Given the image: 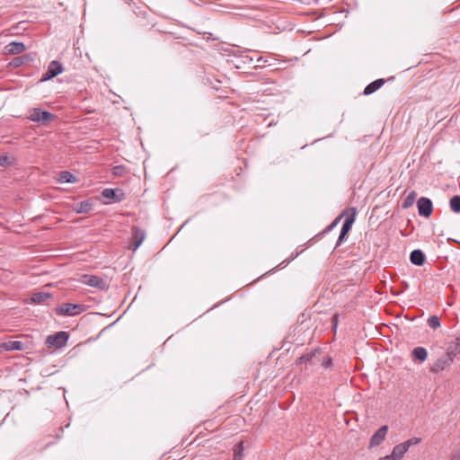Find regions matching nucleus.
I'll use <instances>...</instances> for the list:
<instances>
[{
  "mask_svg": "<svg viewBox=\"0 0 460 460\" xmlns=\"http://www.w3.org/2000/svg\"><path fill=\"white\" fill-rule=\"evenodd\" d=\"M28 119L33 122L47 125L56 119V115L49 111H42L40 108H32L29 111Z\"/></svg>",
  "mask_w": 460,
  "mask_h": 460,
  "instance_id": "nucleus-1",
  "label": "nucleus"
},
{
  "mask_svg": "<svg viewBox=\"0 0 460 460\" xmlns=\"http://www.w3.org/2000/svg\"><path fill=\"white\" fill-rule=\"evenodd\" d=\"M84 310V305L63 303L56 308V313L58 315L75 316L81 314Z\"/></svg>",
  "mask_w": 460,
  "mask_h": 460,
  "instance_id": "nucleus-2",
  "label": "nucleus"
},
{
  "mask_svg": "<svg viewBox=\"0 0 460 460\" xmlns=\"http://www.w3.org/2000/svg\"><path fill=\"white\" fill-rule=\"evenodd\" d=\"M69 335L66 332H58L55 334L49 335L46 339V345L49 348L56 347L61 348L66 345L68 341Z\"/></svg>",
  "mask_w": 460,
  "mask_h": 460,
  "instance_id": "nucleus-3",
  "label": "nucleus"
},
{
  "mask_svg": "<svg viewBox=\"0 0 460 460\" xmlns=\"http://www.w3.org/2000/svg\"><path fill=\"white\" fill-rule=\"evenodd\" d=\"M351 210H352V213L350 215H348L345 218V221L343 222L340 235H339L337 243H336V246H340L343 243L346 235L350 231L351 226L355 221L356 209L354 208H352Z\"/></svg>",
  "mask_w": 460,
  "mask_h": 460,
  "instance_id": "nucleus-4",
  "label": "nucleus"
},
{
  "mask_svg": "<svg viewBox=\"0 0 460 460\" xmlns=\"http://www.w3.org/2000/svg\"><path fill=\"white\" fill-rule=\"evenodd\" d=\"M453 362L454 360L445 353L433 363L429 367V371L433 374H438L450 367Z\"/></svg>",
  "mask_w": 460,
  "mask_h": 460,
  "instance_id": "nucleus-5",
  "label": "nucleus"
},
{
  "mask_svg": "<svg viewBox=\"0 0 460 460\" xmlns=\"http://www.w3.org/2000/svg\"><path fill=\"white\" fill-rule=\"evenodd\" d=\"M63 66L59 61L54 60L51 61L48 66L47 71L42 75L40 81H48L55 76L58 75L63 72Z\"/></svg>",
  "mask_w": 460,
  "mask_h": 460,
  "instance_id": "nucleus-6",
  "label": "nucleus"
},
{
  "mask_svg": "<svg viewBox=\"0 0 460 460\" xmlns=\"http://www.w3.org/2000/svg\"><path fill=\"white\" fill-rule=\"evenodd\" d=\"M418 213L420 217H429L432 214V201L426 197H421L417 201Z\"/></svg>",
  "mask_w": 460,
  "mask_h": 460,
  "instance_id": "nucleus-7",
  "label": "nucleus"
},
{
  "mask_svg": "<svg viewBox=\"0 0 460 460\" xmlns=\"http://www.w3.org/2000/svg\"><path fill=\"white\" fill-rule=\"evenodd\" d=\"M388 431V426L380 427L370 438L369 447H376L383 443Z\"/></svg>",
  "mask_w": 460,
  "mask_h": 460,
  "instance_id": "nucleus-8",
  "label": "nucleus"
},
{
  "mask_svg": "<svg viewBox=\"0 0 460 460\" xmlns=\"http://www.w3.org/2000/svg\"><path fill=\"white\" fill-rule=\"evenodd\" d=\"M82 281L84 284L93 288H98L100 289H104L106 288L104 280L95 275L85 274L83 276Z\"/></svg>",
  "mask_w": 460,
  "mask_h": 460,
  "instance_id": "nucleus-9",
  "label": "nucleus"
},
{
  "mask_svg": "<svg viewBox=\"0 0 460 460\" xmlns=\"http://www.w3.org/2000/svg\"><path fill=\"white\" fill-rule=\"evenodd\" d=\"M132 232V250L136 251L145 240L146 233L144 230L136 226L133 227Z\"/></svg>",
  "mask_w": 460,
  "mask_h": 460,
  "instance_id": "nucleus-10",
  "label": "nucleus"
},
{
  "mask_svg": "<svg viewBox=\"0 0 460 460\" xmlns=\"http://www.w3.org/2000/svg\"><path fill=\"white\" fill-rule=\"evenodd\" d=\"M26 49L25 45L20 41H12L4 47V52L8 55H17Z\"/></svg>",
  "mask_w": 460,
  "mask_h": 460,
  "instance_id": "nucleus-11",
  "label": "nucleus"
},
{
  "mask_svg": "<svg viewBox=\"0 0 460 460\" xmlns=\"http://www.w3.org/2000/svg\"><path fill=\"white\" fill-rule=\"evenodd\" d=\"M102 195L103 198L112 199L116 202L121 201L124 198V194L121 190L111 188L104 189Z\"/></svg>",
  "mask_w": 460,
  "mask_h": 460,
  "instance_id": "nucleus-12",
  "label": "nucleus"
},
{
  "mask_svg": "<svg viewBox=\"0 0 460 460\" xmlns=\"http://www.w3.org/2000/svg\"><path fill=\"white\" fill-rule=\"evenodd\" d=\"M57 181L59 183H75L78 179L69 171H62L58 174Z\"/></svg>",
  "mask_w": 460,
  "mask_h": 460,
  "instance_id": "nucleus-13",
  "label": "nucleus"
},
{
  "mask_svg": "<svg viewBox=\"0 0 460 460\" xmlns=\"http://www.w3.org/2000/svg\"><path fill=\"white\" fill-rule=\"evenodd\" d=\"M410 261L416 266H421L425 262V254L421 250H413L410 254Z\"/></svg>",
  "mask_w": 460,
  "mask_h": 460,
  "instance_id": "nucleus-14",
  "label": "nucleus"
},
{
  "mask_svg": "<svg viewBox=\"0 0 460 460\" xmlns=\"http://www.w3.org/2000/svg\"><path fill=\"white\" fill-rule=\"evenodd\" d=\"M34 58L31 54H25L19 57H15L11 62L10 65L13 67H19L24 64H28L33 61Z\"/></svg>",
  "mask_w": 460,
  "mask_h": 460,
  "instance_id": "nucleus-15",
  "label": "nucleus"
},
{
  "mask_svg": "<svg viewBox=\"0 0 460 460\" xmlns=\"http://www.w3.org/2000/svg\"><path fill=\"white\" fill-rule=\"evenodd\" d=\"M446 354L453 360L460 354V342L456 339L448 343Z\"/></svg>",
  "mask_w": 460,
  "mask_h": 460,
  "instance_id": "nucleus-16",
  "label": "nucleus"
},
{
  "mask_svg": "<svg viewBox=\"0 0 460 460\" xmlns=\"http://www.w3.org/2000/svg\"><path fill=\"white\" fill-rule=\"evenodd\" d=\"M384 84H385V80L384 79H376V80L373 81L372 83H370L369 84H367L365 87L364 94L365 95H369V94L374 93L379 88H381L384 85Z\"/></svg>",
  "mask_w": 460,
  "mask_h": 460,
  "instance_id": "nucleus-17",
  "label": "nucleus"
},
{
  "mask_svg": "<svg viewBox=\"0 0 460 460\" xmlns=\"http://www.w3.org/2000/svg\"><path fill=\"white\" fill-rule=\"evenodd\" d=\"M51 297V294L49 292H36L31 296V301L33 304H44L47 300Z\"/></svg>",
  "mask_w": 460,
  "mask_h": 460,
  "instance_id": "nucleus-18",
  "label": "nucleus"
},
{
  "mask_svg": "<svg viewBox=\"0 0 460 460\" xmlns=\"http://www.w3.org/2000/svg\"><path fill=\"white\" fill-rule=\"evenodd\" d=\"M93 208V204L90 200H84L75 205L74 210L77 214L88 213Z\"/></svg>",
  "mask_w": 460,
  "mask_h": 460,
  "instance_id": "nucleus-19",
  "label": "nucleus"
},
{
  "mask_svg": "<svg viewBox=\"0 0 460 460\" xmlns=\"http://www.w3.org/2000/svg\"><path fill=\"white\" fill-rule=\"evenodd\" d=\"M2 349L7 351L11 350H22L23 349V343L19 341H9L7 342H4L1 345Z\"/></svg>",
  "mask_w": 460,
  "mask_h": 460,
  "instance_id": "nucleus-20",
  "label": "nucleus"
},
{
  "mask_svg": "<svg viewBox=\"0 0 460 460\" xmlns=\"http://www.w3.org/2000/svg\"><path fill=\"white\" fill-rule=\"evenodd\" d=\"M406 452L405 446L401 443L394 447L390 456L394 460H401Z\"/></svg>",
  "mask_w": 460,
  "mask_h": 460,
  "instance_id": "nucleus-21",
  "label": "nucleus"
},
{
  "mask_svg": "<svg viewBox=\"0 0 460 460\" xmlns=\"http://www.w3.org/2000/svg\"><path fill=\"white\" fill-rule=\"evenodd\" d=\"M411 356L420 362H424L428 358V351L423 347H415L411 351Z\"/></svg>",
  "mask_w": 460,
  "mask_h": 460,
  "instance_id": "nucleus-22",
  "label": "nucleus"
},
{
  "mask_svg": "<svg viewBox=\"0 0 460 460\" xmlns=\"http://www.w3.org/2000/svg\"><path fill=\"white\" fill-rule=\"evenodd\" d=\"M416 197L417 193L415 190H411V192H409V194L406 196V198L402 203V208L403 209L411 208L414 204Z\"/></svg>",
  "mask_w": 460,
  "mask_h": 460,
  "instance_id": "nucleus-23",
  "label": "nucleus"
},
{
  "mask_svg": "<svg viewBox=\"0 0 460 460\" xmlns=\"http://www.w3.org/2000/svg\"><path fill=\"white\" fill-rule=\"evenodd\" d=\"M449 207L455 213H460V196L456 195L450 199Z\"/></svg>",
  "mask_w": 460,
  "mask_h": 460,
  "instance_id": "nucleus-24",
  "label": "nucleus"
},
{
  "mask_svg": "<svg viewBox=\"0 0 460 460\" xmlns=\"http://www.w3.org/2000/svg\"><path fill=\"white\" fill-rule=\"evenodd\" d=\"M428 325L431 329H434V330L438 329L440 326V320H439V318L437 315H431L428 319Z\"/></svg>",
  "mask_w": 460,
  "mask_h": 460,
  "instance_id": "nucleus-25",
  "label": "nucleus"
},
{
  "mask_svg": "<svg viewBox=\"0 0 460 460\" xmlns=\"http://www.w3.org/2000/svg\"><path fill=\"white\" fill-rule=\"evenodd\" d=\"M243 442H240L236 445V448L234 450V460H241L243 458Z\"/></svg>",
  "mask_w": 460,
  "mask_h": 460,
  "instance_id": "nucleus-26",
  "label": "nucleus"
},
{
  "mask_svg": "<svg viewBox=\"0 0 460 460\" xmlns=\"http://www.w3.org/2000/svg\"><path fill=\"white\" fill-rule=\"evenodd\" d=\"M420 438H411L408 440H406L405 442L402 443V445L405 446V448L406 450L408 451V449L411 447V446H415V445H418L420 442Z\"/></svg>",
  "mask_w": 460,
  "mask_h": 460,
  "instance_id": "nucleus-27",
  "label": "nucleus"
},
{
  "mask_svg": "<svg viewBox=\"0 0 460 460\" xmlns=\"http://www.w3.org/2000/svg\"><path fill=\"white\" fill-rule=\"evenodd\" d=\"M342 215H340L338 217H336L327 227H326V231H331L337 225L338 223L340 222L341 218Z\"/></svg>",
  "mask_w": 460,
  "mask_h": 460,
  "instance_id": "nucleus-28",
  "label": "nucleus"
},
{
  "mask_svg": "<svg viewBox=\"0 0 460 460\" xmlns=\"http://www.w3.org/2000/svg\"><path fill=\"white\" fill-rule=\"evenodd\" d=\"M9 158L6 155H0V166H4L9 164Z\"/></svg>",
  "mask_w": 460,
  "mask_h": 460,
  "instance_id": "nucleus-29",
  "label": "nucleus"
},
{
  "mask_svg": "<svg viewBox=\"0 0 460 460\" xmlns=\"http://www.w3.org/2000/svg\"><path fill=\"white\" fill-rule=\"evenodd\" d=\"M450 460H460V448L452 454Z\"/></svg>",
  "mask_w": 460,
  "mask_h": 460,
  "instance_id": "nucleus-30",
  "label": "nucleus"
},
{
  "mask_svg": "<svg viewBox=\"0 0 460 460\" xmlns=\"http://www.w3.org/2000/svg\"><path fill=\"white\" fill-rule=\"evenodd\" d=\"M332 365V358H328L326 359L323 360V366L326 368L330 367Z\"/></svg>",
  "mask_w": 460,
  "mask_h": 460,
  "instance_id": "nucleus-31",
  "label": "nucleus"
},
{
  "mask_svg": "<svg viewBox=\"0 0 460 460\" xmlns=\"http://www.w3.org/2000/svg\"><path fill=\"white\" fill-rule=\"evenodd\" d=\"M122 170H123V168L121 166H116L113 168V174L120 175Z\"/></svg>",
  "mask_w": 460,
  "mask_h": 460,
  "instance_id": "nucleus-32",
  "label": "nucleus"
},
{
  "mask_svg": "<svg viewBox=\"0 0 460 460\" xmlns=\"http://www.w3.org/2000/svg\"><path fill=\"white\" fill-rule=\"evenodd\" d=\"M377 460H394L390 455L385 456L384 457H380Z\"/></svg>",
  "mask_w": 460,
  "mask_h": 460,
  "instance_id": "nucleus-33",
  "label": "nucleus"
},
{
  "mask_svg": "<svg viewBox=\"0 0 460 460\" xmlns=\"http://www.w3.org/2000/svg\"><path fill=\"white\" fill-rule=\"evenodd\" d=\"M257 62L260 63V62H267L266 59L263 58V57H260L258 59H257Z\"/></svg>",
  "mask_w": 460,
  "mask_h": 460,
  "instance_id": "nucleus-34",
  "label": "nucleus"
},
{
  "mask_svg": "<svg viewBox=\"0 0 460 460\" xmlns=\"http://www.w3.org/2000/svg\"><path fill=\"white\" fill-rule=\"evenodd\" d=\"M336 318H337V316H336V315H333V317H332V322H333L334 320H336Z\"/></svg>",
  "mask_w": 460,
  "mask_h": 460,
  "instance_id": "nucleus-35",
  "label": "nucleus"
},
{
  "mask_svg": "<svg viewBox=\"0 0 460 460\" xmlns=\"http://www.w3.org/2000/svg\"><path fill=\"white\" fill-rule=\"evenodd\" d=\"M456 340L460 342V335L456 338Z\"/></svg>",
  "mask_w": 460,
  "mask_h": 460,
  "instance_id": "nucleus-36",
  "label": "nucleus"
},
{
  "mask_svg": "<svg viewBox=\"0 0 460 460\" xmlns=\"http://www.w3.org/2000/svg\"><path fill=\"white\" fill-rule=\"evenodd\" d=\"M458 243L460 244V242H458Z\"/></svg>",
  "mask_w": 460,
  "mask_h": 460,
  "instance_id": "nucleus-37",
  "label": "nucleus"
}]
</instances>
